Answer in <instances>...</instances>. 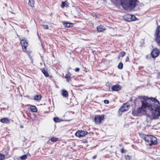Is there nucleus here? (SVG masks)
Here are the masks:
<instances>
[{"instance_id":"1","label":"nucleus","mask_w":160,"mask_h":160,"mask_svg":"<svg viewBox=\"0 0 160 160\" xmlns=\"http://www.w3.org/2000/svg\"><path fill=\"white\" fill-rule=\"evenodd\" d=\"M142 106L141 107L137 109L138 116H140L144 113L145 108H147L151 112V115H148L147 118V122H150L154 119L157 118L160 116V107L159 101L154 98H147L144 101L142 100Z\"/></svg>"},{"instance_id":"2","label":"nucleus","mask_w":160,"mask_h":160,"mask_svg":"<svg viewBox=\"0 0 160 160\" xmlns=\"http://www.w3.org/2000/svg\"><path fill=\"white\" fill-rule=\"evenodd\" d=\"M138 0H121V4L125 9H133L136 7Z\"/></svg>"},{"instance_id":"3","label":"nucleus","mask_w":160,"mask_h":160,"mask_svg":"<svg viewBox=\"0 0 160 160\" xmlns=\"http://www.w3.org/2000/svg\"><path fill=\"white\" fill-rule=\"evenodd\" d=\"M144 140L149 146L155 144L157 143V138L152 135H145Z\"/></svg>"},{"instance_id":"4","label":"nucleus","mask_w":160,"mask_h":160,"mask_svg":"<svg viewBox=\"0 0 160 160\" xmlns=\"http://www.w3.org/2000/svg\"><path fill=\"white\" fill-rule=\"evenodd\" d=\"M104 118V115H97L94 117V121L96 124H100L101 123L102 121L103 120Z\"/></svg>"},{"instance_id":"5","label":"nucleus","mask_w":160,"mask_h":160,"mask_svg":"<svg viewBox=\"0 0 160 160\" xmlns=\"http://www.w3.org/2000/svg\"><path fill=\"white\" fill-rule=\"evenodd\" d=\"M156 41L158 44L160 46V25L158 27L155 33Z\"/></svg>"},{"instance_id":"6","label":"nucleus","mask_w":160,"mask_h":160,"mask_svg":"<svg viewBox=\"0 0 160 160\" xmlns=\"http://www.w3.org/2000/svg\"><path fill=\"white\" fill-rule=\"evenodd\" d=\"M21 44L23 51L25 52L27 51V47L28 46V43L25 39L21 40Z\"/></svg>"},{"instance_id":"7","label":"nucleus","mask_w":160,"mask_h":160,"mask_svg":"<svg viewBox=\"0 0 160 160\" xmlns=\"http://www.w3.org/2000/svg\"><path fill=\"white\" fill-rule=\"evenodd\" d=\"M135 16L131 15V14H127L125 15L123 17L124 19L127 21L130 22L133 20L134 19L133 18H135Z\"/></svg>"},{"instance_id":"8","label":"nucleus","mask_w":160,"mask_h":160,"mask_svg":"<svg viewBox=\"0 0 160 160\" xmlns=\"http://www.w3.org/2000/svg\"><path fill=\"white\" fill-rule=\"evenodd\" d=\"M87 134V132L84 131H78L76 133L75 135L77 137H81L85 136Z\"/></svg>"},{"instance_id":"9","label":"nucleus","mask_w":160,"mask_h":160,"mask_svg":"<svg viewBox=\"0 0 160 160\" xmlns=\"http://www.w3.org/2000/svg\"><path fill=\"white\" fill-rule=\"evenodd\" d=\"M160 51L159 49H153L151 53L152 57L155 58L157 57L159 54Z\"/></svg>"},{"instance_id":"10","label":"nucleus","mask_w":160,"mask_h":160,"mask_svg":"<svg viewBox=\"0 0 160 160\" xmlns=\"http://www.w3.org/2000/svg\"><path fill=\"white\" fill-rule=\"evenodd\" d=\"M112 91H118L121 89V87L119 84H116L113 86L111 88Z\"/></svg>"},{"instance_id":"11","label":"nucleus","mask_w":160,"mask_h":160,"mask_svg":"<svg viewBox=\"0 0 160 160\" xmlns=\"http://www.w3.org/2000/svg\"><path fill=\"white\" fill-rule=\"evenodd\" d=\"M97 30L98 32H101L105 30V28L103 26L100 25L97 27Z\"/></svg>"},{"instance_id":"12","label":"nucleus","mask_w":160,"mask_h":160,"mask_svg":"<svg viewBox=\"0 0 160 160\" xmlns=\"http://www.w3.org/2000/svg\"><path fill=\"white\" fill-rule=\"evenodd\" d=\"M0 121L3 123L9 124L10 123V121L7 118H4L0 120Z\"/></svg>"},{"instance_id":"13","label":"nucleus","mask_w":160,"mask_h":160,"mask_svg":"<svg viewBox=\"0 0 160 160\" xmlns=\"http://www.w3.org/2000/svg\"><path fill=\"white\" fill-rule=\"evenodd\" d=\"M62 94L63 97L67 98L68 96V92L66 90H62Z\"/></svg>"},{"instance_id":"14","label":"nucleus","mask_w":160,"mask_h":160,"mask_svg":"<svg viewBox=\"0 0 160 160\" xmlns=\"http://www.w3.org/2000/svg\"><path fill=\"white\" fill-rule=\"evenodd\" d=\"M63 24L65 27L68 28L72 27L73 25L72 23H69L68 22L64 23Z\"/></svg>"},{"instance_id":"15","label":"nucleus","mask_w":160,"mask_h":160,"mask_svg":"<svg viewBox=\"0 0 160 160\" xmlns=\"http://www.w3.org/2000/svg\"><path fill=\"white\" fill-rule=\"evenodd\" d=\"M42 96L41 95H38L35 96L34 99L36 101H40L41 100Z\"/></svg>"},{"instance_id":"16","label":"nucleus","mask_w":160,"mask_h":160,"mask_svg":"<svg viewBox=\"0 0 160 160\" xmlns=\"http://www.w3.org/2000/svg\"><path fill=\"white\" fill-rule=\"evenodd\" d=\"M31 111L33 112H36L38 111L37 108L36 107L33 106H31L30 108Z\"/></svg>"},{"instance_id":"17","label":"nucleus","mask_w":160,"mask_h":160,"mask_svg":"<svg viewBox=\"0 0 160 160\" xmlns=\"http://www.w3.org/2000/svg\"><path fill=\"white\" fill-rule=\"evenodd\" d=\"M28 4L32 7H34V0H29Z\"/></svg>"},{"instance_id":"18","label":"nucleus","mask_w":160,"mask_h":160,"mask_svg":"<svg viewBox=\"0 0 160 160\" xmlns=\"http://www.w3.org/2000/svg\"><path fill=\"white\" fill-rule=\"evenodd\" d=\"M68 2H62V8L64 7H68Z\"/></svg>"},{"instance_id":"19","label":"nucleus","mask_w":160,"mask_h":160,"mask_svg":"<svg viewBox=\"0 0 160 160\" xmlns=\"http://www.w3.org/2000/svg\"><path fill=\"white\" fill-rule=\"evenodd\" d=\"M42 71L46 77H48L49 76V74L48 73V72L45 69H42Z\"/></svg>"},{"instance_id":"20","label":"nucleus","mask_w":160,"mask_h":160,"mask_svg":"<svg viewBox=\"0 0 160 160\" xmlns=\"http://www.w3.org/2000/svg\"><path fill=\"white\" fill-rule=\"evenodd\" d=\"M123 106L126 111H127L130 107V105L127 103L124 104Z\"/></svg>"},{"instance_id":"21","label":"nucleus","mask_w":160,"mask_h":160,"mask_svg":"<svg viewBox=\"0 0 160 160\" xmlns=\"http://www.w3.org/2000/svg\"><path fill=\"white\" fill-rule=\"evenodd\" d=\"M67 81L68 82H69V81L70 80V76L68 74H67L66 75L65 77Z\"/></svg>"},{"instance_id":"22","label":"nucleus","mask_w":160,"mask_h":160,"mask_svg":"<svg viewBox=\"0 0 160 160\" xmlns=\"http://www.w3.org/2000/svg\"><path fill=\"white\" fill-rule=\"evenodd\" d=\"M132 114L133 115L135 116H138V114L137 109V110H133L132 112Z\"/></svg>"},{"instance_id":"23","label":"nucleus","mask_w":160,"mask_h":160,"mask_svg":"<svg viewBox=\"0 0 160 160\" xmlns=\"http://www.w3.org/2000/svg\"><path fill=\"white\" fill-rule=\"evenodd\" d=\"M52 142H56L58 140V138H52L51 139Z\"/></svg>"},{"instance_id":"24","label":"nucleus","mask_w":160,"mask_h":160,"mask_svg":"<svg viewBox=\"0 0 160 160\" xmlns=\"http://www.w3.org/2000/svg\"><path fill=\"white\" fill-rule=\"evenodd\" d=\"M118 68L120 69H121L122 68L123 64L122 63V62H120L119 63V64L118 66Z\"/></svg>"},{"instance_id":"25","label":"nucleus","mask_w":160,"mask_h":160,"mask_svg":"<svg viewBox=\"0 0 160 160\" xmlns=\"http://www.w3.org/2000/svg\"><path fill=\"white\" fill-rule=\"evenodd\" d=\"M54 121L56 122H58L60 121V119L58 117H55L53 118Z\"/></svg>"},{"instance_id":"26","label":"nucleus","mask_w":160,"mask_h":160,"mask_svg":"<svg viewBox=\"0 0 160 160\" xmlns=\"http://www.w3.org/2000/svg\"><path fill=\"white\" fill-rule=\"evenodd\" d=\"M41 26L44 29H48L49 27L47 25H42Z\"/></svg>"},{"instance_id":"27","label":"nucleus","mask_w":160,"mask_h":160,"mask_svg":"<svg viewBox=\"0 0 160 160\" xmlns=\"http://www.w3.org/2000/svg\"><path fill=\"white\" fill-rule=\"evenodd\" d=\"M5 158V156L4 155L0 154V160H3Z\"/></svg>"},{"instance_id":"28","label":"nucleus","mask_w":160,"mask_h":160,"mask_svg":"<svg viewBox=\"0 0 160 160\" xmlns=\"http://www.w3.org/2000/svg\"><path fill=\"white\" fill-rule=\"evenodd\" d=\"M119 110L122 112H123L125 111H126V109L124 108L123 106H122L121 108L119 109Z\"/></svg>"},{"instance_id":"29","label":"nucleus","mask_w":160,"mask_h":160,"mask_svg":"<svg viewBox=\"0 0 160 160\" xmlns=\"http://www.w3.org/2000/svg\"><path fill=\"white\" fill-rule=\"evenodd\" d=\"M27 156L26 155H24L21 156L20 157L21 159L22 160H25L27 158Z\"/></svg>"},{"instance_id":"30","label":"nucleus","mask_w":160,"mask_h":160,"mask_svg":"<svg viewBox=\"0 0 160 160\" xmlns=\"http://www.w3.org/2000/svg\"><path fill=\"white\" fill-rule=\"evenodd\" d=\"M125 54V52L123 51H122L120 52V55L122 57H123V56H124Z\"/></svg>"},{"instance_id":"31","label":"nucleus","mask_w":160,"mask_h":160,"mask_svg":"<svg viewBox=\"0 0 160 160\" xmlns=\"http://www.w3.org/2000/svg\"><path fill=\"white\" fill-rule=\"evenodd\" d=\"M125 158L127 159L130 160L131 159V157L130 156H129L128 155H127L126 156Z\"/></svg>"},{"instance_id":"32","label":"nucleus","mask_w":160,"mask_h":160,"mask_svg":"<svg viewBox=\"0 0 160 160\" xmlns=\"http://www.w3.org/2000/svg\"><path fill=\"white\" fill-rule=\"evenodd\" d=\"M104 102L105 103L108 104L109 103V101L108 100H104Z\"/></svg>"},{"instance_id":"33","label":"nucleus","mask_w":160,"mask_h":160,"mask_svg":"<svg viewBox=\"0 0 160 160\" xmlns=\"http://www.w3.org/2000/svg\"><path fill=\"white\" fill-rule=\"evenodd\" d=\"M79 70V68H76L75 69V71L76 72H78Z\"/></svg>"},{"instance_id":"34","label":"nucleus","mask_w":160,"mask_h":160,"mask_svg":"<svg viewBox=\"0 0 160 160\" xmlns=\"http://www.w3.org/2000/svg\"><path fill=\"white\" fill-rule=\"evenodd\" d=\"M129 61V58L127 57L126 58V60H125V61L126 62H128Z\"/></svg>"},{"instance_id":"35","label":"nucleus","mask_w":160,"mask_h":160,"mask_svg":"<svg viewBox=\"0 0 160 160\" xmlns=\"http://www.w3.org/2000/svg\"><path fill=\"white\" fill-rule=\"evenodd\" d=\"M121 152H122V153H124V149L123 148H122L121 150Z\"/></svg>"},{"instance_id":"36","label":"nucleus","mask_w":160,"mask_h":160,"mask_svg":"<svg viewBox=\"0 0 160 160\" xmlns=\"http://www.w3.org/2000/svg\"><path fill=\"white\" fill-rule=\"evenodd\" d=\"M96 158V156H93V159H95Z\"/></svg>"},{"instance_id":"37","label":"nucleus","mask_w":160,"mask_h":160,"mask_svg":"<svg viewBox=\"0 0 160 160\" xmlns=\"http://www.w3.org/2000/svg\"><path fill=\"white\" fill-rule=\"evenodd\" d=\"M23 127V126L22 125H21V126H20V128H22Z\"/></svg>"},{"instance_id":"38","label":"nucleus","mask_w":160,"mask_h":160,"mask_svg":"<svg viewBox=\"0 0 160 160\" xmlns=\"http://www.w3.org/2000/svg\"><path fill=\"white\" fill-rule=\"evenodd\" d=\"M110 147H111V148H112V145H111V146H110Z\"/></svg>"}]
</instances>
